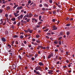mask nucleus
Listing matches in <instances>:
<instances>
[{"instance_id":"f257e3e1","label":"nucleus","mask_w":75,"mask_h":75,"mask_svg":"<svg viewBox=\"0 0 75 75\" xmlns=\"http://www.w3.org/2000/svg\"><path fill=\"white\" fill-rule=\"evenodd\" d=\"M42 69V68H41V67H40V66H37L35 68V70H34V72L36 73V74L37 75H41L40 73L37 71H38V70L41 71Z\"/></svg>"},{"instance_id":"f03ea898","label":"nucleus","mask_w":75,"mask_h":75,"mask_svg":"<svg viewBox=\"0 0 75 75\" xmlns=\"http://www.w3.org/2000/svg\"><path fill=\"white\" fill-rule=\"evenodd\" d=\"M52 28H53L52 30H56L58 28L56 27V26L55 25L52 26Z\"/></svg>"},{"instance_id":"7ed1b4c3","label":"nucleus","mask_w":75,"mask_h":75,"mask_svg":"<svg viewBox=\"0 0 75 75\" xmlns=\"http://www.w3.org/2000/svg\"><path fill=\"white\" fill-rule=\"evenodd\" d=\"M53 55H54V54L52 53H51L50 54L48 55L47 57L48 59H50L51 57H53Z\"/></svg>"},{"instance_id":"20e7f679","label":"nucleus","mask_w":75,"mask_h":75,"mask_svg":"<svg viewBox=\"0 0 75 75\" xmlns=\"http://www.w3.org/2000/svg\"><path fill=\"white\" fill-rule=\"evenodd\" d=\"M23 15L21 14V16H19L18 17V20H20L21 18L22 19L23 18Z\"/></svg>"},{"instance_id":"39448f33","label":"nucleus","mask_w":75,"mask_h":75,"mask_svg":"<svg viewBox=\"0 0 75 75\" xmlns=\"http://www.w3.org/2000/svg\"><path fill=\"white\" fill-rule=\"evenodd\" d=\"M21 22V24H23V23H24V24H26V23H27L26 21L23 20H22Z\"/></svg>"},{"instance_id":"423d86ee","label":"nucleus","mask_w":75,"mask_h":75,"mask_svg":"<svg viewBox=\"0 0 75 75\" xmlns=\"http://www.w3.org/2000/svg\"><path fill=\"white\" fill-rule=\"evenodd\" d=\"M39 65H40V66H43L44 65V64L42 63L41 62H39L38 63Z\"/></svg>"},{"instance_id":"0eeeda50","label":"nucleus","mask_w":75,"mask_h":75,"mask_svg":"<svg viewBox=\"0 0 75 75\" xmlns=\"http://www.w3.org/2000/svg\"><path fill=\"white\" fill-rule=\"evenodd\" d=\"M1 40L2 41H4V42H6V39L4 38H1Z\"/></svg>"},{"instance_id":"6e6552de","label":"nucleus","mask_w":75,"mask_h":75,"mask_svg":"<svg viewBox=\"0 0 75 75\" xmlns=\"http://www.w3.org/2000/svg\"><path fill=\"white\" fill-rule=\"evenodd\" d=\"M23 8V7L22 6H21L20 7H18L17 8V10H20V9H21Z\"/></svg>"},{"instance_id":"1a4fd4ad","label":"nucleus","mask_w":75,"mask_h":75,"mask_svg":"<svg viewBox=\"0 0 75 75\" xmlns=\"http://www.w3.org/2000/svg\"><path fill=\"white\" fill-rule=\"evenodd\" d=\"M10 9V7H9V6H8V7H6V10L7 11H8Z\"/></svg>"},{"instance_id":"9d476101","label":"nucleus","mask_w":75,"mask_h":75,"mask_svg":"<svg viewBox=\"0 0 75 75\" xmlns=\"http://www.w3.org/2000/svg\"><path fill=\"white\" fill-rule=\"evenodd\" d=\"M32 16H33V14L31 13H29V17H30V18H31V17H32Z\"/></svg>"},{"instance_id":"9b49d317","label":"nucleus","mask_w":75,"mask_h":75,"mask_svg":"<svg viewBox=\"0 0 75 75\" xmlns=\"http://www.w3.org/2000/svg\"><path fill=\"white\" fill-rule=\"evenodd\" d=\"M66 34L67 35H69V34H70V31L69 32V31H67V32L66 33Z\"/></svg>"},{"instance_id":"f8f14e48","label":"nucleus","mask_w":75,"mask_h":75,"mask_svg":"<svg viewBox=\"0 0 75 75\" xmlns=\"http://www.w3.org/2000/svg\"><path fill=\"white\" fill-rule=\"evenodd\" d=\"M54 43L55 44H58V41L57 40H55L54 41Z\"/></svg>"},{"instance_id":"ddd939ff","label":"nucleus","mask_w":75,"mask_h":75,"mask_svg":"<svg viewBox=\"0 0 75 75\" xmlns=\"http://www.w3.org/2000/svg\"><path fill=\"white\" fill-rule=\"evenodd\" d=\"M65 20H66V21H69V18L68 17H67L66 18Z\"/></svg>"},{"instance_id":"4468645a","label":"nucleus","mask_w":75,"mask_h":75,"mask_svg":"<svg viewBox=\"0 0 75 75\" xmlns=\"http://www.w3.org/2000/svg\"><path fill=\"white\" fill-rule=\"evenodd\" d=\"M13 69H14L16 68V66L15 64H13Z\"/></svg>"},{"instance_id":"2eb2a0df","label":"nucleus","mask_w":75,"mask_h":75,"mask_svg":"<svg viewBox=\"0 0 75 75\" xmlns=\"http://www.w3.org/2000/svg\"><path fill=\"white\" fill-rule=\"evenodd\" d=\"M13 38H18V35H15L13 36Z\"/></svg>"},{"instance_id":"dca6fc26","label":"nucleus","mask_w":75,"mask_h":75,"mask_svg":"<svg viewBox=\"0 0 75 75\" xmlns=\"http://www.w3.org/2000/svg\"><path fill=\"white\" fill-rule=\"evenodd\" d=\"M44 6H46V7H48V5L47 4H44Z\"/></svg>"},{"instance_id":"f3484780","label":"nucleus","mask_w":75,"mask_h":75,"mask_svg":"<svg viewBox=\"0 0 75 75\" xmlns=\"http://www.w3.org/2000/svg\"><path fill=\"white\" fill-rule=\"evenodd\" d=\"M11 20L12 21H15V20H16V18H11Z\"/></svg>"},{"instance_id":"a211bd4d","label":"nucleus","mask_w":75,"mask_h":75,"mask_svg":"<svg viewBox=\"0 0 75 75\" xmlns=\"http://www.w3.org/2000/svg\"><path fill=\"white\" fill-rule=\"evenodd\" d=\"M40 37V36L39 35H37L36 36V38H39Z\"/></svg>"},{"instance_id":"6ab92c4d","label":"nucleus","mask_w":75,"mask_h":75,"mask_svg":"<svg viewBox=\"0 0 75 75\" xmlns=\"http://www.w3.org/2000/svg\"><path fill=\"white\" fill-rule=\"evenodd\" d=\"M70 25H71L70 23L67 24V25H66V27H67L68 26H70Z\"/></svg>"},{"instance_id":"aec40b11","label":"nucleus","mask_w":75,"mask_h":75,"mask_svg":"<svg viewBox=\"0 0 75 75\" xmlns=\"http://www.w3.org/2000/svg\"><path fill=\"white\" fill-rule=\"evenodd\" d=\"M6 20L5 21L4 23L3 24V25H6Z\"/></svg>"},{"instance_id":"412c9836","label":"nucleus","mask_w":75,"mask_h":75,"mask_svg":"<svg viewBox=\"0 0 75 75\" xmlns=\"http://www.w3.org/2000/svg\"><path fill=\"white\" fill-rule=\"evenodd\" d=\"M15 43H16V44H17V45H18V41L16 40L15 41Z\"/></svg>"},{"instance_id":"4be33fe9","label":"nucleus","mask_w":75,"mask_h":75,"mask_svg":"<svg viewBox=\"0 0 75 75\" xmlns=\"http://www.w3.org/2000/svg\"><path fill=\"white\" fill-rule=\"evenodd\" d=\"M48 31V29H46L45 30H44L43 31L45 32L46 31Z\"/></svg>"},{"instance_id":"5701e85b","label":"nucleus","mask_w":75,"mask_h":75,"mask_svg":"<svg viewBox=\"0 0 75 75\" xmlns=\"http://www.w3.org/2000/svg\"><path fill=\"white\" fill-rule=\"evenodd\" d=\"M42 11H46L45 8H43L42 9Z\"/></svg>"},{"instance_id":"b1692460","label":"nucleus","mask_w":75,"mask_h":75,"mask_svg":"<svg viewBox=\"0 0 75 75\" xmlns=\"http://www.w3.org/2000/svg\"><path fill=\"white\" fill-rule=\"evenodd\" d=\"M47 36H49L50 35H51V33H47Z\"/></svg>"},{"instance_id":"393cba45","label":"nucleus","mask_w":75,"mask_h":75,"mask_svg":"<svg viewBox=\"0 0 75 75\" xmlns=\"http://www.w3.org/2000/svg\"><path fill=\"white\" fill-rule=\"evenodd\" d=\"M11 28H12V29H14V25H12L11 26Z\"/></svg>"},{"instance_id":"a878e982","label":"nucleus","mask_w":75,"mask_h":75,"mask_svg":"<svg viewBox=\"0 0 75 75\" xmlns=\"http://www.w3.org/2000/svg\"><path fill=\"white\" fill-rule=\"evenodd\" d=\"M18 58H19L20 59H21V56L20 55H18Z\"/></svg>"},{"instance_id":"bb28decb","label":"nucleus","mask_w":75,"mask_h":75,"mask_svg":"<svg viewBox=\"0 0 75 75\" xmlns=\"http://www.w3.org/2000/svg\"><path fill=\"white\" fill-rule=\"evenodd\" d=\"M46 48L45 47H42V48L41 49H43V50H45V49Z\"/></svg>"},{"instance_id":"cd10ccee","label":"nucleus","mask_w":75,"mask_h":75,"mask_svg":"<svg viewBox=\"0 0 75 75\" xmlns=\"http://www.w3.org/2000/svg\"><path fill=\"white\" fill-rule=\"evenodd\" d=\"M31 59L32 61H34V60H35V58L33 57Z\"/></svg>"},{"instance_id":"c85d7f7f","label":"nucleus","mask_w":75,"mask_h":75,"mask_svg":"<svg viewBox=\"0 0 75 75\" xmlns=\"http://www.w3.org/2000/svg\"><path fill=\"white\" fill-rule=\"evenodd\" d=\"M66 54L67 56H68V51L66 52Z\"/></svg>"},{"instance_id":"c756f323","label":"nucleus","mask_w":75,"mask_h":75,"mask_svg":"<svg viewBox=\"0 0 75 75\" xmlns=\"http://www.w3.org/2000/svg\"><path fill=\"white\" fill-rule=\"evenodd\" d=\"M36 42H37V43H40V40H37L36 41Z\"/></svg>"},{"instance_id":"7c9ffc66","label":"nucleus","mask_w":75,"mask_h":75,"mask_svg":"<svg viewBox=\"0 0 75 75\" xmlns=\"http://www.w3.org/2000/svg\"><path fill=\"white\" fill-rule=\"evenodd\" d=\"M38 16L36 14H35L34 15V17H38Z\"/></svg>"},{"instance_id":"2f4dec72","label":"nucleus","mask_w":75,"mask_h":75,"mask_svg":"<svg viewBox=\"0 0 75 75\" xmlns=\"http://www.w3.org/2000/svg\"><path fill=\"white\" fill-rule=\"evenodd\" d=\"M24 31H25V33H27L28 32V30H24Z\"/></svg>"},{"instance_id":"473e14b6","label":"nucleus","mask_w":75,"mask_h":75,"mask_svg":"<svg viewBox=\"0 0 75 75\" xmlns=\"http://www.w3.org/2000/svg\"><path fill=\"white\" fill-rule=\"evenodd\" d=\"M48 74H52V73L51 72L49 71L48 72Z\"/></svg>"},{"instance_id":"72a5a7b5","label":"nucleus","mask_w":75,"mask_h":75,"mask_svg":"<svg viewBox=\"0 0 75 75\" xmlns=\"http://www.w3.org/2000/svg\"><path fill=\"white\" fill-rule=\"evenodd\" d=\"M1 22V23H3V19H1L0 21Z\"/></svg>"},{"instance_id":"f704fd0d","label":"nucleus","mask_w":75,"mask_h":75,"mask_svg":"<svg viewBox=\"0 0 75 75\" xmlns=\"http://www.w3.org/2000/svg\"><path fill=\"white\" fill-rule=\"evenodd\" d=\"M32 32H33V30H30V31H29L30 33V34H31Z\"/></svg>"},{"instance_id":"c9c22d12","label":"nucleus","mask_w":75,"mask_h":75,"mask_svg":"<svg viewBox=\"0 0 75 75\" xmlns=\"http://www.w3.org/2000/svg\"><path fill=\"white\" fill-rule=\"evenodd\" d=\"M31 3V1L30 0H29L28 1V3L29 4H30V3Z\"/></svg>"},{"instance_id":"e433bc0d","label":"nucleus","mask_w":75,"mask_h":75,"mask_svg":"<svg viewBox=\"0 0 75 75\" xmlns=\"http://www.w3.org/2000/svg\"><path fill=\"white\" fill-rule=\"evenodd\" d=\"M49 2L50 3H52V0H49Z\"/></svg>"},{"instance_id":"4c0bfd02","label":"nucleus","mask_w":75,"mask_h":75,"mask_svg":"<svg viewBox=\"0 0 75 75\" xmlns=\"http://www.w3.org/2000/svg\"><path fill=\"white\" fill-rule=\"evenodd\" d=\"M63 68H67V67L66 66H64L63 67Z\"/></svg>"},{"instance_id":"58836bf2","label":"nucleus","mask_w":75,"mask_h":75,"mask_svg":"<svg viewBox=\"0 0 75 75\" xmlns=\"http://www.w3.org/2000/svg\"><path fill=\"white\" fill-rule=\"evenodd\" d=\"M59 45H61V41H59Z\"/></svg>"},{"instance_id":"ea45409f","label":"nucleus","mask_w":75,"mask_h":75,"mask_svg":"<svg viewBox=\"0 0 75 75\" xmlns=\"http://www.w3.org/2000/svg\"><path fill=\"white\" fill-rule=\"evenodd\" d=\"M52 21L53 22H55V20L54 19H52Z\"/></svg>"},{"instance_id":"a19ab883","label":"nucleus","mask_w":75,"mask_h":75,"mask_svg":"<svg viewBox=\"0 0 75 75\" xmlns=\"http://www.w3.org/2000/svg\"><path fill=\"white\" fill-rule=\"evenodd\" d=\"M30 19H28L27 20H26V21L27 22H29V21H30Z\"/></svg>"},{"instance_id":"79ce46f5","label":"nucleus","mask_w":75,"mask_h":75,"mask_svg":"<svg viewBox=\"0 0 75 75\" xmlns=\"http://www.w3.org/2000/svg\"><path fill=\"white\" fill-rule=\"evenodd\" d=\"M39 6L40 7H42V4H40L39 5Z\"/></svg>"},{"instance_id":"37998d69","label":"nucleus","mask_w":75,"mask_h":75,"mask_svg":"<svg viewBox=\"0 0 75 75\" xmlns=\"http://www.w3.org/2000/svg\"><path fill=\"white\" fill-rule=\"evenodd\" d=\"M7 46H8V47H9V48H10L11 47V45H10L8 44L7 45Z\"/></svg>"},{"instance_id":"c03bdc74","label":"nucleus","mask_w":75,"mask_h":75,"mask_svg":"<svg viewBox=\"0 0 75 75\" xmlns=\"http://www.w3.org/2000/svg\"><path fill=\"white\" fill-rule=\"evenodd\" d=\"M20 38H23V36L22 35H21L20 36Z\"/></svg>"},{"instance_id":"a18cd8bd","label":"nucleus","mask_w":75,"mask_h":75,"mask_svg":"<svg viewBox=\"0 0 75 75\" xmlns=\"http://www.w3.org/2000/svg\"><path fill=\"white\" fill-rule=\"evenodd\" d=\"M46 49H47V50H49V49H50V47L48 46H47L46 47Z\"/></svg>"},{"instance_id":"49530a36","label":"nucleus","mask_w":75,"mask_h":75,"mask_svg":"<svg viewBox=\"0 0 75 75\" xmlns=\"http://www.w3.org/2000/svg\"><path fill=\"white\" fill-rule=\"evenodd\" d=\"M5 16L6 17H8V14H6L5 15Z\"/></svg>"},{"instance_id":"de8ad7c7","label":"nucleus","mask_w":75,"mask_h":75,"mask_svg":"<svg viewBox=\"0 0 75 75\" xmlns=\"http://www.w3.org/2000/svg\"><path fill=\"white\" fill-rule=\"evenodd\" d=\"M36 27H37V28H39L40 27V25H37L36 26Z\"/></svg>"},{"instance_id":"09e8293b","label":"nucleus","mask_w":75,"mask_h":75,"mask_svg":"<svg viewBox=\"0 0 75 75\" xmlns=\"http://www.w3.org/2000/svg\"><path fill=\"white\" fill-rule=\"evenodd\" d=\"M44 11H42V12L41 13H40L41 14H42V15L43 14H44Z\"/></svg>"},{"instance_id":"8fccbe9b","label":"nucleus","mask_w":75,"mask_h":75,"mask_svg":"<svg viewBox=\"0 0 75 75\" xmlns=\"http://www.w3.org/2000/svg\"><path fill=\"white\" fill-rule=\"evenodd\" d=\"M3 12V10L2 9H0V13H1Z\"/></svg>"},{"instance_id":"3c124183","label":"nucleus","mask_w":75,"mask_h":75,"mask_svg":"<svg viewBox=\"0 0 75 75\" xmlns=\"http://www.w3.org/2000/svg\"><path fill=\"white\" fill-rule=\"evenodd\" d=\"M69 11H72V8H70V9H69Z\"/></svg>"},{"instance_id":"603ef678","label":"nucleus","mask_w":75,"mask_h":75,"mask_svg":"<svg viewBox=\"0 0 75 75\" xmlns=\"http://www.w3.org/2000/svg\"><path fill=\"white\" fill-rule=\"evenodd\" d=\"M6 34H8V32L7 31H6Z\"/></svg>"},{"instance_id":"864d4df0","label":"nucleus","mask_w":75,"mask_h":75,"mask_svg":"<svg viewBox=\"0 0 75 75\" xmlns=\"http://www.w3.org/2000/svg\"><path fill=\"white\" fill-rule=\"evenodd\" d=\"M24 44H27V42L25 41L23 42Z\"/></svg>"},{"instance_id":"5fc2aeb1","label":"nucleus","mask_w":75,"mask_h":75,"mask_svg":"<svg viewBox=\"0 0 75 75\" xmlns=\"http://www.w3.org/2000/svg\"><path fill=\"white\" fill-rule=\"evenodd\" d=\"M5 5H3L2 6V8H4L5 7Z\"/></svg>"},{"instance_id":"6e6d98bb","label":"nucleus","mask_w":75,"mask_h":75,"mask_svg":"<svg viewBox=\"0 0 75 75\" xmlns=\"http://www.w3.org/2000/svg\"><path fill=\"white\" fill-rule=\"evenodd\" d=\"M41 16H40L39 17V20H41Z\"/></svg>"},{"instance_id":"4d7b16f0","label":"nucleus","mask_w":75,"mask_h":75,"mask_svg":"<svg viewBox=\"0 0 75 75\" xmlns=\"http://www.w3.org/2000/svg\"><path fill=\"white\" fill-rule=\"evenodd\" d=\"M20 25V22H19L18 24V26H19Z\"/></svg>"},{"instance_id":"13d9d810","label":"nucleus","mask_w":75,"mask_h":75,"mask_svg":"<svg viewBox=\"0 0 75 75\" xmlns=\"http://www.w3.org/2000/svg\"><path fill=\"white\" fill-rule=\"evenodd\" d=\"M57 6L58 7H59V8H61V6L60 5H59L58 4V5H57Z\"/></svg>"},{"instance_id":"bf43d9fd","label":"nucleus","mask_w":75,"mask_h":75,"mask_svg":"<svg viewBox=\"0 0 75 75\" xmlns=\"http://www.w3.org/2000/svg\"><path fill=\"white\" fill-rule=\"evenodd\" d=\"M16 7H17V6H16V5H15L13 7V8H16Z\"/></svg>"},{"instance_id":"052dcab7","label":"nucleus","mask_w":75,"mask_h":75,"mask_svg":"<svg viewBox=\"0 0 75 75\" xmlns=\"http://www.w3.org/2000/svg\"><path fill=\"white\" fill-rule=\"evenodd\" d=\"M28 32H29L30 31V28L28 29L27 30Z\"/></svg>"},{"instance_id":"680f3d73","label":"nucleus","mask_w":75,"mask_h":75,"mask_svg":"<svg viewBox=\"0 0 75 75\" xmlns=\"http://www.w3.org/2000/svg\"><path fill=\"white\" fill-rule=\"evenodd\" d=\"M34 45H38V44H37V43H34Z\"/></svg>"},{"instance_id":"e2e57ef3","label":"nucleus","mask_w":75,"mask_h":75,"mask_svg":"<svg viewBox=\"0 0 75 75\" xmlns=\"http://www.w3.org/2000/svg\"><path fill=\"white\" fill-rule=\"evenodd\" d=\"M52 13L53 14H56V12L55 11H53Z\"/></svg>"},{"instance_id":"0e129e2a","label":"nucleus","mask_w":75,"mask_h":75,"mask_svg":"<svg viewBox=\"0 0 75 75\" xmlns=\"http://www.w3.org/2000/svg\"><path fill=\"white\" fill-rule=\"evenodd\" d=\"M32 41H35V39L34 38H33L32 39Z\"/></svg>"},{"instance_id":"69168bd1","label":"nucleus","mask_w":75,"mask_h":75,"mask_svg":"<svg viewBox=\"0 0 75 75\" xmlns=\"http://www.w3.org/2000/svg\"><path fill=\"white\" fill-rule=\"evenodd\" d=\"M13 24L14 25L16 24V21H15L14 22Z\"/></svg>"},{"instance_id":"338daca9","label":"nucleus","mask_w":75,"mask_h":75,"mask_svg":"<svg viewBox=\"0 0 75 75\" xmlns=\"http://www.w3.org/2000/svg\"><path fill=\"white\" fill-rule=\"evenodd\" d=\"M66 62H67V63H68L69 62V60H66Z\"/></svg>"},{"instance_id":"774afa93","label":"nucleus","mask_w":75,"mask_h":75,"mask_svg":"<svg viewBox=\"0 0 75 75\" xmlns=\"http://www.w3.org/2000/svg\"><path fill=\"white\" fill-rule=\"evenodd\" d=\"M6 2H5V1H3V4H6Z\"/></svg>"}]
</instances>
